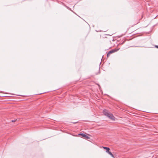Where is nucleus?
Wrapping results in <instances>:
<instances>
[{
  "label": "nucleus",
  "instance_id": "nucleus-1",
  "mask_svg": "<svg viewBox=\"0 0 158 158\" xmlns=\"http://www.w3.org/2000/svg\"><path fill=\"white\" fill-rule=\"evenodd\" d=\"M103 113L104 115L106 116L112 120H115V117L112 114L109 112L106 109L104 110L103 111Z\"/></svg>",
  "mask_w": 158,
  "mask_h": 158
},
{
  "label": "nucleus",
  "instance_id": "nucleus-2",
  "mask_svg": "<svg viewBox=\"0 0 158 158\" xmlns=\"http://www.w3.org/2000/svg\"><path fill=\"white\" fill-rule=\"evenodd\" d=\"M103 148L104 149H106V152L108 153L109 155H110L112 157L114 158H115L114 156L113 155V154L112 153L109 151L110 148H109L107 147H103Z\"/></svg>",
  "mask_w": 158,
  "mask_h": 158
},
{
  "label": "nucleus",
  "instance_id": "nucleus-3",
  "mask_svg": "<svg viewBox=\"0 0 158 158\" xmlns=\"http://www.w3.org/2000/svg\"><path fill=\"white\" fill-rule=\"evenodd\" d=\"M118 50H111V51H109L107 55V57H108V56H110V54L114 52H116Z\"/></svg>",
  "mask_w": 158,
  "mask_h": 158
},
{
  "label": "nucleus",
  "instance_id": "nucleus-4",
  "mask_svg": "<svg viewBox=\"0 0 158 158\" xmlns=\"http://www.w3.org/2000/svg\"><path fill=\"white\" fill-rule=\"evenodd\" d=\"M79 135H81L82 137L85 138L86 139H89V136H87L86 135H85L84 134H83V133L79 134Z\"/></svg>",
  "mask_w": 158,
  "mask_h": 158
},
{
  "label": "nucleus",
  "instance_id": "nucleus-5",
  "mask_svg": "<svg viewBox=\"0 0 158 158\" xmlns=\"http://www.w3.org/2000/svg\"><path fill=\"white\" fill-rule=\"evenodd\" d=\"M16 120H12L11 121L12 122H14Z\"/></svg>",
  "mask_w": 158,
  "mask_h": 158
},
{
  "label": "nucleus",
  "instance_id": "nucleus-6",
  "mask_svg": "<svg viewBox=\"0 0 158 158\" xmlns=\"http://www.w3.org/2000/svg\"><path fill=\"white\" fill-rule=\"evenodd\" d=\"M155 47L157 48H158V45H155Z\"/></svg>",
  "mask_w": 158,
  "mask_h": 158
},
{
  "label": "nucleus",
  "instance_id": "nucleus-7",
  "mask_svg": "<svg viewBox=\"0 0 158 158\" xmlns=\"http://www.w3.org/2000/svg\"><path fill=\"white\" fill-rule=\"evenodd\" d=\"M113 49H118H118H119V48H118V49L114 48Z\"/></svg>",
  "mask_w": 158,
  "mask_h": 158
}]
</instances>
